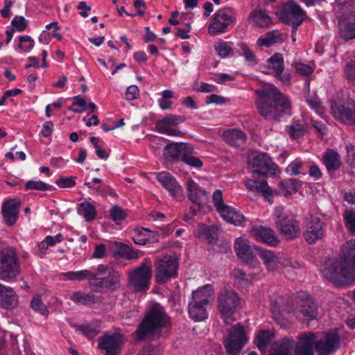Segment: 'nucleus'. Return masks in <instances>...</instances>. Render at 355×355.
Listing matches in <instances>:
<instances>
[{"instance_id":"nucleus-24","label":"nucleus","mask_w":355,"mask_h":355,"mask_svg":"<svg viewBox=\"0 0 355 355\" xmlns=\"http://www.w3.org/2000/svg\"><path fill=\"white\" fill-rule=\"evenodd\" d=\"M339 35L345 41L355 39V10L343 15L339 22Z\"/></svg>"},{"instance_id":"nucleus-27","label":"nucleus","mask_w":355,"mask_h":355,"mask_svg":"<svg viewBox=\"0 0 355 355\" xmlns=\"http://www.w3.org/2000/svg\"><path fill=\"white\" fill-rule=\"evenodd\" d=\"M159 234L144 227H137L134 230L132 240L136 245H145L148 243H155L159 240Z\"/></svg>"},{"instance_id":"nucleus-45","label":"nucleus","mask_w":355,"mask_h":355,"mask_svg":"<svg viewBox=\"0 0 355 355\" xmlns=\"http://www.w3.org/2000/svg\"><path fill=\"white\" fill-rule=\"evenodd\" d=\"M274 336V334L271 331H259L254 339V343L261 351H264Z\"/></svg>"},{"instance_id":"nucleus-58","label":"nucleus","mask_w":355,"mask_h":355,"mask_svg":"<svg viewBox=\"0 0 355 355\" xmlns=\"http://www.w3.org/2000/svg\"><path fill=\"white\" fill-rule=\"evenodd\" d=\"M76 177H65L62 176L60 178L57 179L55 182V183L62 189H67V188H72L73 187L76 182Z\"/></svg>"},{"instance_id":"nucleus-12","label":"nucleus","mask_w":355,"mask_h":355,"mask_svg":"<svg viewBox=\"0 0 355 355\" xmlns=\"http://www.w3.org/2000/svg\"><path fill=\"white\" fill-rule=\"evenodd\" d=\"M306 17V12L293 1L285 3L278 12L279 19L297 30Z\"/></svg>"},{"instance_id":"nucleus-31","label":"nucleus","mask_w":355,"mask_h":355,"mask_svg":"<svg viewBox=\"0 0 355 355\" xmlns=\"http://www.w3.org/2000/svg\"><path fill=\"white\" fill-rule=\"evenodd\" d=\"M187 189L189 199L195 205L203 203L206 200V193L199 184L189 178L187 181Z\"/></svg>"},{"instance_id":"nucleus-51","label":"nucleus","mask_w":355,"mask_h":355,"mask_svg":"<svg viewBox=\"0 0 355 355\" xmlns=\"http://www.w3.org/2000/svg\"><path fill=\"white\" fill-rule=\"evenodd\" d=\"M199 236L205 237L209 243H213L217 239V230L214 226L200 225L198 230Z\"/></svg>"},{"instance_id":"nucleus-25","label":"nucleus","mask_w":355,"mask_h":355,"mask_svg":"<svg viewBox=\"0 0 355 355\" xmlns=\"http://www.w3.org/2000/svg\"><path fill=\"white\" fill-rule=\"evenodd\" d=\"M218 311H233L240 304V297L234 291L224 290L217 296Z\"/></svg>"},{"instance_id":"nucleus-33","label":"nucleus","mask_w":355,"mask_h":355,"mask_svg":"<svg viewBox=\"0 0 355 355\" xmlns=\"http://www.w3.org/2000/svg\"><path fill=\"white\" fill-rule=\"evenodd\" d=\"M295 303L300 306V311H318V303L315 297L306 292H298Z\"/></svg>"},{"instance_id":"nucleus-35","label":"nucleus","mask_w":355,"mask_h":355,"mask_svg":"<svg viewBox=\"0 0 355 355\" xmlns=\"http://www.w3.org/2000/svg\"><path fill=\"white\" fill-rule=\"evenodd\" d=\"M257 256L259 255L263 260L268 270H273L279 263L277 257L269 250H264L261 248H257Z\"/></svg>"},{"instance_id":"nucleus-47","label":"nucleus","mask_w":355,"mask_h":355,"mask_svg":"<svg viewBox=\"0 0 355 355\" xmlns=\"http://www.w3.org/2000/svg\"><path fill=\"white\" fill-rule=\"evenodd\" d=\"M24 189L26 191L36 190L40 191H54L55 188L41 180H28L25 183Z\"/></svg>"},{"instance_id":"nucleus-18","label":"nucleus","mask_w":355,"mask_h":355,"mask_svg":"<svg viewBox=\"0 0 355 355\" xmlns=\"http://www.w3.org/2000/svg\"><path fill=\"white\" fill-rule=\"evenodd\" d=\"M324 236V225L320 218L311 216L306 219L303 236L310 245L315 244Z\"/></svg>"},{"instance_id":"nucleus-3","label":"nucleus","mask_w":355,"mask_h":355,"mask_svg":"<svg viewBox=\"0 0 355 355\" xmlns=\"http://www.w3.org/2000/svg\"><path fill=\"white\" fill-rule=\"evenodd\" d=\"M305 332L299 338L295 347L296 355H314V347L319 355H327L338 347L340 336L336 329L320 334Z\"/></svg>"},{"instance_id":"nucleus-4","label":"nucleus","mask_w":355,"mask_h":355,"mask_svg":"<svg viewBox=\"0 0 355 355\" xmlns=\"http://www.w3.org/2000/svg\"><path fill=\"white\" fill-rule=\"evenodd\" d=\"M169 324V318L164 312H148L137 329L136 336L139 340L158 338L162 328Z\"/></svg>"},{"instance_id":"nucleus-26","label":"nucleus","mask_w":355,"mask_h":355,"mask_svg":"<svg viewBox=\"0 0 355 355\" xmlns=\"http://www.w3.org/2000/svg\"><path fill=\"white\" fill-rule=\"evenodd\" d=\"M21 202L14 198L3 202L1 207V212L6 224L12 226L19 218Z\"/></svg>"},{"instance_id":"nucleus-9","label":"nucleus","mask_w":355,"mask_h":355,"mask_svg":"<svg viewBox=\"0 0 355 355\" xmlns=\"http://www.w3.org/2000/svg\"><path fill=\"white\" fill-rule=\"evenodd\" d=\"M122 273L114 268H110L107 275L96 279L90 283V289L96 293H106L114 292L121 286Z\"/></svg>"},{"instance_id":"nucleus-53","label":"nucleus","mask_w":355,"mask_h":355,"mask_svg":"<svg viewBox=\"0 0 355 355\" xmlns=\"http://www.w3.org/2000/svg\"><path fill=\"white\" fill-rule=\"evenodd\" d=\"M239 46L241 51L239 53V55L244 56L246 62L252 64L257 63L255 54L246 44L241 43Z\"/></svg>"},{"instance_id":"nucleus-19","label":"nucleus","mask_w":355,"mask_h":355,"mask_svg":"<svg viewBox=\"0 0 355 355\" xmlns=\"http://www.w3.org/2000/svg\"><path fill=\"white\" fill-rule=\"evenodd\" d=\"M122 337L119 334H105L98 338V348L103 355H119Z\"/></svg>"},{"instance_id":"nucleus-42","label":"nucleus","mask_w":355,"mask_h":355,"mask_svg":"<svg viewBox=\"0 0 355 355\" xmlns=\"http://www.w3.org/2000/svg\"><path fill=\"white\" fill-rule=\"evenodd\" d=\"M281 41V35L278 31L275 30L268 32L264 37H259L257 41V45L259 47H270Z\"/></svg>"},{"instance_id":"nucleus-37","label":"nucleus","mask_w":355,"mask_h":355,"mask_svg":"<svg viewBox=\"0 0 355 355\" xmlns=\"http://www.w3.org/2000/svg\"><path fill=\"white\" fill-rule=\"evenodd\" d=\"M302 186V182L297 179L288 178L279 183V189L284 196L291 195L297 192Z\"/></svg>"},{"instance_id":"nucleus-63","label":"nucleus","mask_w":355,"mask_h":355,"mask_svg":"<svg viewBox=\"0 0 355 355\" xmlns=\"http://www.w3.org/2000/svg\"><path fill=\"white\" fill-rule=\"evenodd\" d=\"M162 352L159 347L153 345H147L144 347L138 355H161Z\"/></svg>"},{"instance_id":"nucleus-40","label":"nucleus","mask_w":355,"mask_h":355,"mask_svg":"<svg viewBox=\"0 0 355 355\" xmlns=\"http://www.w3.org/2000/svg\"><path fill=\"white\" fill-rule=\"evenodd\" d=\"M73 327L88 338H93L100 331V324L98 322L86 324H75Z\"/></svg>"},{"instance_id":"nucleus-20","label":"nucleus","mask_w":355,"mask_h":355,"mask_svg":"<svg viewBox=\"0 0 355 355\" xmlns=\"http://www.w3.org/2000/svg\"><path fill=\"white\" fill-rule=\"evenodd\" d=\"M184 121L185 118L184 116L171 114L161 120H158L155 123V128L157 131L161 134H166L168 136L180 137L182 135V132L180 130L173 129V128Z\"/></svg>"},{"instance_id":"nucleus-13","label":"nucleus","mask_w":355,"mask_h":355,"mask_svg":"<svg viewBox=\"0 0 355 355\" xmlns=\"http://www.w3.org/2000/svg\"><path fill=\"white\" fill-rule=\"evenodd\" d=\"M150 263L146 259L138 268L132 270L129 275V283L136 292H145L150 287L152 277L151 266L146 263Z\"/></svg>"},{"instance_id":"nucleus-21","label":"nucleus","mask_w":355,"mask_h":355,"mask_svg":"<svg viewBox=\"0 0 355 355\" xmlns=\"http://www.w3.org/2000/svg\"><path fill=\"white\" fill-rule=\"evenodd\" d=\"M157 180L166 189L170 196L179 201L183 198V189L176 179L166 171H162L157 174Z\"/></svg>"},{"instance_id":"nucleus-46","label":"nucleus","mask_w":355,"mask_h":355,"mask_svg":"<svg viewBox=\"0 0 355 355\" xmlns=\"http://www.w3.org/2000/svg\"><path fill=\"white\" fill-rule=\"evenodd\" d=\"M307 167L306 162H303L300 159L297 158L287 166L286 171L291 175L296 176L298 175H305V168Z\"/></svg>"},{"instance_id":"nucleus-54","label":"nucleus","mask_w":355,"mask_h":355,"mask_svg":"<svg viewBox=\"0 0 355 355\" xmlns=\"http://www.w3.org/2000/svg\"><path fill=\"white\" fill-rule=\"evenodd\" d=\"M11 25L12 26V29L15 31L22 32L28 26V20L23 16L17 15L12 18Z\"/></svg>"},{"instance_id":"nucleus-5","label":"nucleus","mask_w":355,"mask_h":355,"mask_svg":"<svg viewBox=\"0 0 355 355\" xmlns=\"http://www.w3.org/2000/svg\"><path fill=\"white\" fill-rule=\"evenodd\" d=\"M273 217L277 230L286 240L291 241L300 236L299 221L293 214L278 207L275 209Z\"/></svg>"},{"instance_id":"nucleus-10","label":"nucleus","mask_w":355,"mask_h":355,"mask_svg":"<svg viewBox=\"0 0 355 355\" xmlns=\"http://www.w3.org/2000/svg\"><path fill=\"white\" fill-rule=\"evenodd\" d=\"M212 202L225 220L235 225H243L245 219L243 214L235 208L225 204L221 190L217 189L214 192Z\"/></svg>"},{"instance_id":"nucleus-39","label":"nucleus","mask_w":355,"mask_h":355,"mask_svg":"<svg viewBox=\"0 0 355 355\" xmlns=\"http://www.w3.org/2000/svg\"><path fill=\"white\" fill-rule=\"evenodd\" d=\"M139 251L132 246L123 243H116V253L120 257L127 260L137 259L139 257Z\"/></svg>"},{"instance_id":"nucleus-60","label":"nucleus","mask_w":355,"mask_h":355,"mask_svg":"<svg viewBox=\"0 0 355 355\" xmlns=\"http://www.w3.org/2000/svg\"><path fill=\"white\" fill-rule=\"evenodd\" d=\"M110 215L114 221L122 220L126 217L123 209L117 205L112 207Z\"/></svg>"},{"instance_id":"nucleus-44","label":"nucleus","mask_w":355,"mask_h":355,"mask_svg":"<svg viewBox=\"0 0 355 355\" xmlns=\"http://www.w3.org/2000/svg\"><path fill=\"white\" fill-rule=\"evenodd\" d=\"M268 67L273 70V76L277 73L279 75L280 72H284V60L282 54L276 53L268 59Z\"/></svg>"},{"instance_id":"nucleus-16","label":"nucleus","mask_w":355,"mask_h":355,"mask_svg":"<svg viewBox=\"0 0 355 355\" xmlns=\"http://www.w3.org/2000/svg\"><path fill=\"white\" fill-rule=\"evenodd\" d=\"M248 341L243 327L237 324L233 327L229 337L224 341V346L228 355H238Z\"/></svg>"},{"instance_id":"nucleus-2","label":"nucleus","mask_w":355,"mask_h":355,"mask_svg":"<svg viewBox=\"0 0 355 355\" xmlns=\"http://www.w3.org/2000/svg\"><path fill=\"white\" fill-rule=\"evenodd\" d=\"M341 252L340 259L326 262L322 272L329 282L345 286L355 281V240L346 242Z\"/></svg>"},{"instance_id":"nucleus-17","label":"nucleus","mask_w":355,"mask_h":355,"mask_svg":"<svg viewBox=\"0 0 355 355\" xmlns=\"http://www.w3.org/2000/svg\"><path fill=\"white\" fill-rule=\"evenodd\" d=\"M234 248L239 259L250 268H255L259 266V262L257 259V248L259 247L237 239L234 242Z\"/></svg>"},{"instance_id":"nucleus-43","label":"nucleus","mask_w":355,"mask_h":355,"mask_svg":"<svg viewBox=\"0 0 355 355\" xmlns=\"http://www.w3.org/2000/svg\"><path fill=\"white\" fill-rule=\"evenodd\" d=\"M78 213L87 221L93 220L96 216V208L90 202L85 201L78 205Z\"/></svg>"},{"instance_id":"nucleus-11","label":"nucleus","mask_w":355,"mask_h":355,"mask_svg":"<svg viewBox=\"0 0 355 355\" xmlns=\"http://www.w3.org/2000/svg\"><path fill=\"white\" fill-rule=\"evenodd\" d=\"M214 299L215 291L211 284H207L200 286L192 292L191 299L188 303L189 311H207L211 309Z\"/></svg>"},{"instance_id":"nucleus-15","label":"nucleus","mask_w":355,"mask_h":355,"mask_svg":"<svg viewBox=\"0 0 355 355\" xmlns=\"http://www.w3.org/2000/svg\"><path fill=\"white\" fill-rule=\"evenodd\" d=\"M235 17L233 10L223 8L217 10L208 27V33L211 35H217L227 31V27L234 23Z\"/></svg>"},{"instance_id":"nucleus-64","label":"nucleus","mask_w":355,"mask_h":355,"mask_svg":"<svg viewBox=\"0 0 355 355\" xmlns=\"http://www.w3.org/2000/svg\"><path fill=\"white\" fill-rule=\"evenodd\" d=\"M139 95V90L137 86L132 85L126 89L125 91V98L128 101H132L136 99Z\"/></svg>"},{"instance_id":"nucleus-8","label":"nucleus","mask_w":355,"mask_h":355,"mask_svg":"<svg viewBox=\"0 0 355 355\" xmlns=\"http://www.w3.org/2000/svg\"><path fill=\"white\" fill-rule=\"evenodd\" d=\"M330 112L335 119L347 125H355V101L332 98L329 101Z\"/></svg>"},{"instance_id":"nucleus-62","label":"nucleus","mask_w":355,"mask_h":355,"mask_svg":"<svg viewBox=\"0 0 355 355\" xmlns=\"http://www.w3.org/2000/svg\"><path fill=\"white\" fill-rule=\"evenodd\" d=\"M347 152V162L352 167L355 168V146L348 144L345 146Z\"/></svg>"},{"instance_id":"nucleus-61","label":"nucleus","mask_w":355,"mask_h":355,"mask_svg":"<svg viewBox=\"0 0 355 355\" xmlns=\"http://www.w3.org/2000/svg\"><path fill=\"white\" fill-rule=\"evenodd\" d=\"M31 307L33 311H44L46 306L40 295L35 294L33 295L31 301Z\"/></svg>"},{"instance_id":"nucleus-30","label":"nucleus","mask_w":355,"mask_h":355,"mask_svg":"<svg viewBox=\"0 0 355 355\" xmlns=\"http://www.w3.org/2000/svg\"><path fill=\"white\" fill-rule=\"evenodd\" d=\"M322 161L329 173L338 171L342 164L340 155L333 149H327L324 153Z\"/></svg>"},{"instance_id":"nucleus-28","label":"nucleus","mask_w":355,"mask_h":355,"mask_svg":"<svg viewBox=\"0 0 355 355\" xmlns=\"http://www.w3.org/2000/svg\"><path fill=\"white\" fill-rule=\"evenodd\" d=\"M18 303V296L9 286L0 284V308L4 309H15Z\"/></svg>"},{"instance_id":"nucleus-1","label":"nucleus","mask_w":355,"mask_h":355,"mask_svg":"<svg viewBox=\"0 0 355 355\" xmlns=\"http://www.w3.org/2000/svg\"><path fill=\"white\" fill-rule=\"evenodd\" d=\"M256 107L260 116L268 121L279 122L292 114L291 98L273 85L256 90Z\"/></svg>"},{"instance_id":"nucleus-23","label":"nucleus","mask_w":355,"mask_h":355,"mask_svg":"<svg viewBox=\"0 0 355 355\" xmlns=\"http://www.w3.org/2000/svg\"><path fill=\"white\" fill-rule=\"evenodd\" d=\"M251 234L257 241L272 247H275L280 243L279 239L275 235V231L270 227L262 225L253 226Z\"/></svg>"},{"instance_id":"nucleus-57","label":"nucleus","mask_w":355,"mask_h":355,"mask_svg":"<svg viewBox=\"0 0 355 355\" xmlns=\"http://www.w3.org/2000/svg\"><path fill=\"white\" fill-rule=\"evenodd\" d=\"M344 220L347 230L355 235V211H346L344 214Z\"/></svg>"},{"instance_id":"nucleus-59","label":"nucleus","mask_w":355,"mask_h":355,"mask_svg":"<svg viewBox=\"0 0 355 355\" xmlns=\"http://www.w3.org/2000/svg\"><path fill=\"white\" fill-rule=\"evenodd\" d=\"M89 140L95 148V153L97 157L101 159H107L109 157V153L103 149L98 144L99 138L96 137H91Z\"/></svg>"},{"instance_id":"nucleus-48","label":"nucleus","mask_w":355,"mask_h":355,"mask_svg":"<svg viewBox=\"0 0 355 355\" xmlns=\"http://www.w3.org/2000/svg\"><path fill=\"white\" fill-rule=\"evenodd\" d=\"M214 49L221 58L232 57L234 55V50L231 44L224 40H220L216 44Z\"/></svg>"},{"instance_id":"nucleus-56","label":"nucleus","mask_w":355,"mask_h":355,"mask_svg":"<svg viewBox=\"0 0 355 355\" xmlns=\"http://www.w3.org/2000/svg\"><path fill=\"white\" fill-rule=\"evenodd\" d=\"M345 75L348 82L355 85V60H351L345 64Z\"/></svg>"},{"instance_id":"nucleus-6","label":"nucleus","mask_w":355,"mask_h":355,"mask_svg":"<svg viewBox=\"0 0 355 355\" xmlns=\"http://www.w3.org/2000/svg\"><path fill=\"white\" fill-rule=\"evenodd\" d=\"M21 271L16 251L6 248L0 251V279L9 282L15 279Z\"/></svg>"},{"instance_id":"nucleus-52","label":"nucleus","mask_w":355,"mask_h":355,"mask_svg":"<svg viewBox=\"0 0 355 355\" xmlns=\"http://www.w3.org/2000/svg\"><path fill=\"white\" fill-rule=\"evenodd\" d=\"M87 109L86 101L80 96H75L73 97V103L69 110L75 113H81Z\"/></svg>"},{"instance_id":"nucleus-49","label":"nucleus","mask_w":355,"mask_h":355,"mask_svg":"<svg viewBox=\"0 0 355 355\" xmlns=\"http://www.w3.org/2000/svg\"><path fill=\"white\" fill-rule=\"evenodd\" d=\"M190 153L185 151L184 154L182 155L181 162H184L187 165L195 168H200L203 164L202 162L197 157L193 156L194 153V148L192 146V150H190Z\"/></svg>"},{"instance_id":"nucleus-22","label":"nucleus","mask_w":355,"mask_h":355,"mask_svg":"<svg viewBox=\"0 0 355 355\" xmlns=\"http://www.w3.org/2000/svg\"><path fill=\"white\" fill-rule=\"evenodd\" d=\"M191 150L192 145L190 144L168 142L164 148L163 155L167 162H178L181 161L185 151L190 153Z\"/></svg>"},{"instance_id":"nucleus-7","label":"nucleus","mask_w":355,"mask_h":355,"mask_svg":"<svg viewBox=\"0 0 355 355\" xmlns=\"http://www.w3.org/2000/svg\"><path fill=\"white\" fill-rule=\"evenodd\" d=\"M179 263L176 257L164 256L155 262V279L157 284H164L178 277Z\"/></svg>"},{"instance_id":"nucleus-36","label":"nucleus","mask_w":355,"mask_h":355,"mask_svg":"<svg viewBox=\"0 0 355 355\" xmlns=\"http://www.w3.org/2000/svg\"><path fill=\"white\" fill-rule=\"evenodd\" d=\"M286 130L292 139H297L306 132V123L304 120H293L291 124L286 127Z\"/></svg>"},{"instance_id":"nucleus-14","label":"nucleus","mask_w":355,"mask_h":355,"mask_svg":"<svg viewBox=\"0 0 355 355\" xmlns=\"http://www.w3.org/2000/svg\"><path fill=\"white\" fill-rule=\"evenodd\" d=\"M252 178H257V175L263 178L272 177L279 171L278 166L272 162V159L266 153H259L252 160Z\"/></svg>"},{"instance_id":"nucleus-38","label":"nucleus","mask_w":355,"mask_h":355,"mask_svg":"<svg viewBox=\"0 0 355 355\" xmlns=\"http://www.w3.org/2000/svg\"><path fill=\"white\" fill-rule=\"evenodd\" d=\"M293 340L284 339L272 345L269 355H291Z\"/></svg>"},{"instance_id":"nucleus-34","label":"nucleus","mask_w":355,"mask_h":355,"mask_svg":"<svg viewBox=\"0 0 355 355\" xmlns=\"http://www.w3.org/2000/svg\"><path fill=\"white\" fill-rule=\"evenodd\" d=\"M62 275L70 281H79L82 282L86 279L89 280V286L90 283L96 279V273L91 271L90 270L85 269L78 271H69L63 272Z\"/></svg>"},{"instance_id":"nucleus-32","label":"nucleus","mask_w":355,"mask_h":355,"mask_svg":"<svg viewBox=\"0 0 355 355\" xmlns=\"http://www.w3.org/2000/svg\"><path fill=\"white\" fill-rule=\"evenodd\" d=\"M223 139L232 146L240 147L246 141V135L238 129H230L223 133Z\"/></svg>"},{"instance_id":"nucleus-41","label":"nucleus","mask_w":355,"mask_h":355,"mask_svg":"<svg viewBox=\"0 0 355 355\" xmlns=\"http://www.w3.org/2000/svg\"><path fill=\"white\" fill-rule=\"evenodd\" d=\"M252 23L259 28L267 27L271 23V18L263 10H256L251 12Z\"/></svg>"},{"instance_id":"nucleus-50","label":"nucleus","mask_w":355,"mask_h":355,"mask_svg":"<svg viewBox=\"0 0 355 355\" xmlns=\"http://www.w3.org/2000/svg\"><path fill=\"white\" fill-rule=\"evenodd\" d=\"M70 299L75 303L81 304H92L95 302L94 295L80 291L73 293Z\"/></svg>"},{"instance_id":"nucleus-29","label":"nucleus","mask_w":355,"mask_h":355,"mask_svg":"<svg viewBox=\"0 0 355 355\" xmlns=\"http://www.w3.org/2000/svg\"><path fill=\"white\" fill-rule=\"evenodd\" d=\"M244 184L249 191L254 193V197H256L258 193H262L265 196L272 195V189L264 178L261 180H257L254 178L253 179H247Z\"/></svg>"},{"instance_id":"nucleus-55","label":"nucleus","mask_w":355,"mask_h":355,"mask_svg":"<svg viewBox=\"0 0 355 355\" xmlns=\"http://www.w3.org/2000/svg\"><path fill=\"white\" fill-rule=\"evenodd\" d=\"M18 48L24 52H29L34 46V40L29 35H22L19 37Z\"/></svg>"}]
</instances>
